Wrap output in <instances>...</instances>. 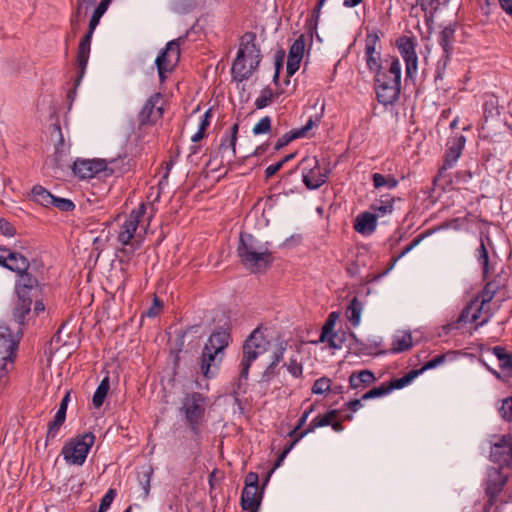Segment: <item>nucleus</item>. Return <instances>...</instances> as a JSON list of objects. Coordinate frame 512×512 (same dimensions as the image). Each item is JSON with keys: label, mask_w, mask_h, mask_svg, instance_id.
I'll use <instances>...</instances> for the list:
<instances>
[{"label": "nucleus", "mask_w": 512, "mask_h": 512, "mask_svg": "<svg viewBox=\"0 0 512 512\" xmlns=\"http://www.w3.org/2000/svg\"><path fill=\"white\" fill-rule=\"evenodd\" d=\"M237 255L241 264L251 273H262L273 263V256L266 244L251 234H241Z\"/></svg>", "instance_id": "nucleus-1"}, {"label": "nucleus", "mask_w": 512, "mask_h": 512, "mask_svg": "<svg viewBox=\"0 0 512 512\" xmlns=\"http://www.w3.org/2000/svg\"><path fill=\"white\" fill-rule=\"evenodd\" d=\"M260 61L261 54L256 45V34L247 32L240 39L237 56L232 64L233 79L238 82L247 80L256 71Z\"/></svg>", "instance_id": "nucleus-2"}, {"label": "nucleus", "mask_w": 512, "mask_h": 512, "mask_svg": "<svg viewBox=\"0 0 512 512\" xmlns=\"http://www.w3.org/2000/svg\"><path fill=\"white\" fill-rule=\"evenodd\" d=\"M378 101L387 106L396 102L400 95L401 65L397 58L392 59L387 71L375 73Z\"/></svg>", "instance_id": "nucleus-3"}, {"label": "nucleus", "mask_w": 512, "mask_h": 512, "mask_svg": "<svg viewBox=\"0 0 512 512\" xmlns=\"http://www.w3.org/2000/svg\"><path fill=\"white\" fill-rule=\"evenodd\" d=\"M269 342L263 337L258 330H254L245 340L243 345V357L240 362V374L235 383L234 393L244 390V385L248 379L249 369L252 363L267 351Z\"/></svg>", "instance_id": "nucleus-4"}, {"label": "nucleus", "mask_w": 512, "mask_h": 512, "mask_svg": "<svg viewBox=\"0 0 512 512\" xmlns=\"http://www.w3.org/2000/svg\"><path fill=\"white\" fill-rule=\"evenodd\" d=\"M94 442V434L91 432L85 433L68 441L63 446L61 454L69 465L81 466Z\"/></svg>", "instance_id": "nucleus-5"}, {"label": "nucleus", "mask_w": 512, "mask_h": 512, "mask_svg": "<svg viewBox=\"0 0 512 512\" xmlns=\"http://www.w3.org/2000/svg\"><path fill=\"white\" fill-rule=\"evenodd\" d=\"M181 411L195 435L200 434V424L205 415V398L198 392L187 394L181 406Z\"/></svg>", "instance_id": "nucleus-6"}, {"label": "nucleus", "mask_w": 512, "mask_h": 512, "mask_svg": "<svg viewBox=\"0 0 512 512\" xmlns=\"http://www.w3.org/2000/svg\"><path fill=\"white\" fill-rule=\"evenodd\" d=\"M186 36H180L166 44L165 49L157 56L155 64L158 75L163 82L166 79V73L174 70L180 59V46L185 43Z\"/></svg>", "instance_id": "nucleus-7"}, {"label": "nucleus", "mask_w": 512, "mask_h": 512, "mask_svg": "<svg viewBox=\"0 0 512 512\" xmlns=\"http://www.w3.org/2000/svg\"><path fill=\"white\" fill-rule=\"evenodd\" d=\"M396 46L405 62L406 77L414 80L418 72V56L416 42L413 37L401 36L396 40Z\"/></svg>", "instance_id": "nucleus-8"}, {"label": "nucleus", "mask_w": 512, "mask_h": 512, "mask_svg": "<svg viewBox=\"0 0 512 512\" xmlns=\"http://www.w3.org/2000/svg\"><path fill=\"white\" fill-rule=\"evenodd\" d=\"M338 414H339V411L336 410V409H333V410H330V411H328L327 413H325L323 415H318L317 417H315L310 422L308 427L305 430H303L302 432H300L299 435L294 439V441H292L282 451V453L279 455V457L277 458V460L275 462L274 469L281 465V463L283 462V460L285 459L287 454L291 451V449L294 447V445L298 442L299 439H301L302 437L306 436L309 433L314 432V430L317 429V428L331 425L333 420H335L337 418Z\"/></svg>", "instance_id": "nucleus-9"}, {"label": "nucleus", "mask_w": 512, "mask_h": 512, "mask_svg": "<svg viewBox=\"0 0 512 512\" xmlns=\"http://www.w3.org/2000/svg\"><path fill=\"white\" fill-rule=\"evenodd\" d=\"M145 214L146 205L144 203L131 211L129 217L121 225L117 236V240L121 245H129L130 242L135 240L136 230Z\"/></svg>", "instance_id": "nucleus-10"}, {"label": "nucleus", "mask_w": 512, "mask_h": 512, "mask_svg": "<svg viewBox=\"0 0 512 512\" xmlns=\"http://www.w3.org/2000/svg\"><path fill=\"white\" fill-rule=\"evenodd\" d=\"M301 164L303 165L302 179L308 189H317L326 182L327 175L322 172L315 157L304 158Z\"/></svg>", "instance_id": "nucleus-11"}, {"label": "nucleus", "mask_w": 512, "mask_h": 512, "mask_svg": "<svg viewBox=\"0 0 512 512\" xmlns=\"http://www.w3.org/2000/svg\"><path fill=\"white\" fill-rule=\"evenodd\" d=\"M17 347L18 342L14 339L10 329L3 328L0 331V360L3 362L0 368V378L8 372L7 363L14 361Z\"/></svg>", "instance_id": "nucleus-12"}, {"label": "nucleus", "mask_w": 512, "mask_h": 512, "mask_svg": "<svg viewBox=\"0 0 512 512\" xmlns=\"http://www.w3.org/2000/svg\"><path fill=\"white\" fill-rule=\"evenodd\" d=\"M72 171L80 179H90L100 172H106L107 163L104 159H77L73 163Z\"/></svg>", "instance_id": "nucleus-13"}, {"label": "nucleus", "mask_w": 512, "mask_h": 512, "mask_svg": "<svg viewBox=\"0 0 512 512\" xmlns=\"http://www.w3.org/2000/svg\"><path fill=\"white\" fill-rule=\"evenodd\" d=\"M160 101V93H155L147 99L138 115V120L141 125L154 124L162 117L163 109L162 106L159 105Z\"/></svg>", "instance_id": "nucleus-14"}, {"label": "nucleus", "mask_w": 512, "mask_h": 512, "mask_svg": "<svg viewBox=\"0 0 512 512\" xmlns=\"http://www.w3.org/2000/svg\"><path fill=\"white\" fill-rule=\"evenodd\" d=\"M378 44V33L376 31L368 33L365 38V60L368 69L374 73L381 70V56L380 51L377 50Z\"/></svg>", "instance_id": "nucleus-15"}, {"label": "nucleus", "mask_w": 512, "mask_h": 512, "mask_svg": "<svg viewBox=\"0 0 512 512\" xmlns=\"http://www.w3.org/2000/svg\"><path fill=\"white\" fill-rule=\"evenodd\" d=\"M95 29L91 28V25L89 24V29L87 33L83 36V38L80 40L78 51H77V65L79 70V75L77 78V84L80 82L82 77L85 74L89 55H90V48H91V40Z\"/></svg>", "instance_id": "nucleus-16"}, {"label": "nucleus", "mask_w": 512, "mask_h": 512, "mask_svg": "<svg viewBox=\"0 0 512 512\" xmlns=\"http://www.w3.org/2000/svg\"><path fill=\"white\" fill-rule=\"evenodd\" d=\"M491 459L500 464H508L512 460V436L504 435L491 447Z\"/></svg>", "instance_id": "nucleus-17"}, {"label": "nucleus", "mask_w": 512, "mask_h": 512, "mask_svg": "<svg viewBox=\"0 0 512 512\" xmlns=\"http://www.w3.org/2000/svg\"><path fill=\"white\" fill-rule=\"evenodd\" d=\"M305 50V36L301 34L291 45L287 58V74L292 76L300 67Z\"/></svg>", "instance_id": "nucleus-18"}, {"label": "nucleus", "mask_w": 512, "mask_h": 512, "mask_svg": "<svg viewBox=\"0 0 512 512\" xmlns=\"http://www.w3.org/2000/svg\"><path fill=\"white\" fill-rule=\"evenodd\" d=\"M465 145V137L459 136L453 139L452 144L449 146L447 152L445 153L444 163L439 169L438 178L443 177L444 172L447 169H450L457 162L459 157L461 156L462 150Z\"/></svg>", "instance_id": "nucleus-19"}, {"label": "nucleus", "mask_w": 512, "mask_h": 512, "mask_svg": "<svg viewBox=\"0 0 512 512\" xmlns=\"http://www.w3.org/2000/svg\"><path fill=\"white\" fill-rule=\"evenodd\" d=\"M507 482V477L499 468H491L488 471L486 491L491 496L498 495Z\"/></svg>", "instance_id": "nucleus-20"}, {"label": "nucleus", "mask_w": 512, "mask_h": 512, "mask_svg": "<svg viewBox=\"0 0 512 512\" xmlns=\"http://www.w3.org/2000/svg\"><path fill=\"white\" fill-rule=\"evenodd\" d=\"M3 267L15 273H23L29 269L30 263L21 253L13 252L8 249Z\"/></svg>", "instance_id": "nucleus-21"}, {"label": "nucleus", "mask_w": 512, "mask_h": 512, "mask_svg": "<svg viewBox=\"0 0 512 512\" xmlns=\"http://www.w3.org/2000/svg\"><path fill=\"white\" fill-rule=\"evenodd\" d=\"M377 227V217L370 212L360 213L354 222V229L362 235L372 234Z\"/></svg>", "instance_id": "nucleus-22"}, {"label": "nucleus", "mask_w": 512, "mask_h": 512, "mask_svg": "<svg viewBox=\"0 0 512 512\" xmlns=\"http://www.w3.org/2000/svg\"><path fill=\"white\" fill-rule=\"evenodd\" d=\"M287 343L282 341L272 353L271 363L267 366L261 376V382L268 383L276 375V367L283 360Z\"/></svg>", "instance_id": "nucleus-23"}, {"label": "nucleus", "mask_w": 512, "mask_h": 512, "mask_svg": "<svg viewBox=\"0 0 512 512\" xmlns=\"http://www.w3.org/2000/svg\"><path fill=\"white\" fill-rule=\"evenodd\" d=\"M219 354V352H216L215 350H212L210 348L207 349V346H204L200 368L202 374L205 377L209 378L214 374V371H211V367L217 368V363L221 361V358L217 360V356Z\"/></svg>", "instance_id": "nucleus-24"}, {"label": "nucleus", "mask_w": 512, "mask_h": 512, "mask_svg": "<svg viewBox=\"0 0 512 512\" xmlns=\"http://www.w3.org/2000/svg\"><path fill=\"white\" fill-rule=\"evenodd\" d=\"M455 28L452 25H448L444 27V29L439 34L438 42L443 49L444 52V65L450 59V55L452 53L453 47L452 42L454 41Z\"/></svg>", "instance_id": "nucleus-25"}, {"label": "nucleus", "mask_w": 512, "mask_h": 512, "mask_svg": "<svg viewBox=\"0 0 512 512\" xmlns=\"http://www.w3.org/2000/svg\"><path fill=\"white\" fill-rule=\"evenodd\" d=\"M229 340L230 334L227 331H216L210 335L205 346H207V349L210 348L216 352L223 353L229 344Z\"/></svg>", "instance_id": "nucleus-26"}, {"label": "nucleus", "mask_w": 512, "mask_h": 512, "mask_svg": "<svg viewBox=\"0 0 512 512\" xmlns=\"http://www.w3.org/2000/svg\"><path fill=\"white\" fill-rule=\"evenodd\" d=\"M153 475V468L151 466H145L139 473V485L137 499L140 501H146L150 493V482Z\"/></svg>", "instance_id": "nucleus-27"}, {"label": "nucleus", "mask_w": 512, "mask_h": 512, "mask_svg": "<svg viewBox=\"0 0 512 512\" xmlns=\"http://www.w3.org/2000/svg\"><path fill=\"white\" fill-rule=\"evenodd\" d=\"M499 289L500 284L495 279L488 281L482 291L472 299V305H475L478 302L482 303V305L490 303Z\"/></svg>", "instance_id": "nucleus-28"}, {"label": "nucleus", "mask_w": 512, "mask_h": 512, "mask_svg": "<svg viewBox=\"0 0 512 512\" xmlns=\"http://www.w3.org/2000/svg\"><path fill=\"white\" fill-rule=\"evenodd\" d=\"M17 275L19 276L16 282L18 297L26 296L29 290L37 286L38 281L32 274L28 273V270L23 273H17Z\"/></svg>", "instance_id": "nucleus-29"}, {"label": "nucleus", "mask_w": 512, "mask_h": 512, "mask_svg": "<svg viewBox=\"0 0 512 512\" xmlns=\"http://www.w3.org/2000/svg\"><path fill=\"white\" fill-rule=\"evenodd\" d=\"M376 380L375 375L370 370H361L353 372L349 377V385L352 389H358L372 384Z\"/></svg>", "instance_id": "nucleus-30"}, {"label": "nucleus", "mask_w": 512, "mask_h": 512, "mask_svg": "<svg viewBox=\"0 0 512 512\" xmlns=\"http://www.w3.org/2000/svg\"><path fill=\"white\" fill-rule=\"evenodd\" d=\"M485 305L478 302L475 305H472V300L470 303L462 310L461 314L457 319V323H466V322H476L484 309Z\"/></svg>", "instance_id": "nucleus-31"}, {"label": "nucleus", "mask_w": 512, "mask_h": 512, "mask_svg": "<svg viewBox=\"0 0 512 512\" xmlns=\"http://www.w3.org/2000/svg\"><path fill=\"white\" fill-rule=\"evenodd\" d=\"M261 496L257 494L256 488L244 487L241 493V507L243 510L259 508Z\"/></svg>", "instance_id": "nucleus-32"}, {"label": "nucleus", "mask_w": 512, "mask_h": 512, "mask_svg": "<svg viewBox=\"0 0 512 512\" xmlns=\"http://www.w3.org/2000/svg\"><path fill=\"white\" fill-rule=\"evenodd\" d=\"M32 300L28 295L18 297V302L14 308L13 316L19 324H23L25 316L30 312Z\"/></svg>", "instance_id": "nucleus-33"}, {"label": "nucleus", "mask_w": 512, "mask_h": 512, "mask_svg": "<svg viewBox=\"0 0 512 512\" xmlns=\"http://www.w3.org/2000/svg\"><path fill=\"white\" fill-rule=\"evenodd\" d=\"M362 309V303L358 300L357 297H354L350 301V304L346 309V317L354 327L360 324Z\"/></svg>", "instance_id": "nucleus-34"}, {"label": "nucleus", "mask_w": 512, "mask_h": 512, "mask_svg": "<svg viewBox=\"0 0 512 512\" xmlns=\"http://www.w3.org/2000/svg\"><path fill=\"white\" fill-rule=\"evenodd\" d=\"M492 351L499 360L500 368L507 371L509 374H512V353L508 352L501 346H495Z\"/></svg>", "instance_id": "nucleus-35"}, {"label": "nucleus", "mask_w": 512, "mask_h": 512, "mask_svg": "<svg viewBox=\"0 0 512 512\" xmlns=\"http://www.w3.org/2000/svg\"><path fill=\"white\" fill-rule=\"evenodd\" d=\"M394 198L390 196H384L379 200H376L371 209L375 212L376 217H382L393 211Z\"/></svg>", "instance_id": "nucleus-36"}, {"label": "nucleus", "mask_w": 512, "mask_h": 512, "mask_svg": "<svg viewBox=\"0 0 512 512\" xmlns=\"http://www.w3.org/2000/svg\"><path fill=\"white\" fill-rule=\"evenodd\" d=\"M32 199L36 203L42 206H51L53 203L54 195H52L47 189H45L41 185H36L33 187L32 191Z\"/></svg>", "instance_id": "nucleus-37"}, {"label": "nucleus", "mask_w": 512, "mask_h": 512, "mask_svg": "<svg viewBox=\"0 0 512 512\" xmlns=\"http://www.w3.org/2000/svg\"><path fill=\"white\" fill-rule=\"evenodd\" d=\"M412 347V336L410 333H401L394 337L392 342V352L399 353Z\"/></svg>", "instance_id": "nucleus-38"}, {"label": "nucleus", "mask_w": 512, "mask_h": 512, "mask_svg": "<svg viewBox=\"0 0 512 512\" xmlns=\"http://www.w3.org/2000/svg\"><path fill=\"white\" fill-rule=\"evenodd\" d=\"M372 181L373 186L377 189L382 187L394 189L399 183V181L392 175H382L380 173H374L372 175Z\"/></svg>", "instance_id": "nucleus-39"}, {"label": "nucleus", "mask_w": 512, "mask_h": 512, "mask_svg": "<svg viewBox=\"0 0 512 512\" xmlns=\"http://www.w3.org/2000/svg\"><path fill=\"white\" fill-rule=\"evenodd\" d=\"M109 378L105 377L100 384L98 385L96 391L94 392L92 402L95 408H100L104 403V400L109 391Z\"/></svg>", "instance_id": "nucleus-40"}, {"label": "nucleus", "mask_w": 512, "mask_h": 512, "mask_svg": "<svg viewBox=\"0 0 512 512\" xmlns=\"http://www.w3.org/2000/svg\"><path fill=\"white\" fill-rule=\"evenodd\" d=\"M420 374L418 370H411L406 375L401 378L393 379L389 383H386L389 392L395 389H401L408 385L414 378H416Z\"/></svg>", "instance_id": "nucleus-41"}, {"label": "nucleus", "mask_w": 512, "mask_h": 512, "mask_svg": "<svg viewBox=\"0 0 512 512\" xmlns=\"http://www.w3.org/2000/svg\"><path fill=\"white\" fill-rule=\"evenodd\" d=\"M477 252H478V254H477L478 261H480L482 264V276H483V279L486 280L488 277V273H489V256H488V251L485 246L484 240L482 238L480 240V246H479Z\"/></svg>", "instance_id": "nucleus-42"}, {"label": "nucleus", "mask_w": 512, "mask_h": 512, "mask_svg": "<svg viewBox=\"0 0 512 512\" xmlns=\"http://www.w3.org/2000/svg\"><path fill=\"white\" fill-rule=\"evenodd\" d=\"M141 242V240L135 239L134 241L130 242L129 245H122V248L119 249L120 261H130L131 258L134 256L135 251L140 248Z\"/></svg>", "instance_id": "nucleus-43"}, {"label": "nucleus", "mask_w": 512, "mask_h": 512, "mask_svg": "<svg viewBox=\"0 0 512 512\" xmlns=\"http://www.w3.org/2000/svg\"><path fill=\"white\" fill-rule=\"evenodd\" d=\"M275 93L271 88L266 87L262 89L260 96L255 100V106L257 109H263L270 105L275 98Z\"/></svg>", "instance_id": "nucleus-44"}, {"label": "nucleus", "mask_w": 512, "mask_h": 512, "mask_svg": "<svg viewBox=\"0 0 512 512\" xmlns=\"http://www.w3.org/2000/svg\"><path fill=\"white\" fill-rule=\"evenodd\" d=\"M110 2H111V0H101V2L95 8V10L91 16L90 22H89L92 29H96L101 17L106 12Z\"/></svg>", "instance_id": "nucleus-45"}, {"label": "nucleus", "mask_w": 512, "mask_h": 512, "mask_svg": "<svg viewBox=\"0 0 512 512\" xmlns=\"http://www.w3.org/2000/svg\"><path fill=\"white\" fill-rule=\"evenodd\" d=\"M337 318L338 314L336 312H332L329 314L328 319L326 320L324 326L322 327L321 335L319 338L320 342H326L328 335L331 334V332L334 329Z\"/></svg>", "instance_id": "nucleus-46"}, {"label": "nucleus", "mask_w": 512, "mask_h": 512, "mask_svg": "<svg viewBox=\"0 0 512 512\" xmlns=\"http://www.w3.org/2000/svg\"><path fill=\"white\" fill-rule=\"evenodd\" d=\"M501 418L507 422H512V396L504 398L501 406L498 408Z\"/></svg>", "instance_id": "nucleus-47"}, {"label": "nucleus", "mask_w": 512, "mask_h": 512, "mask_svg": "<svg viewBox=\"0 0 512 512\" xmlns=\"http://www.w3.org/2000/svg\"><path fill=\"white\" fill-rule=\"evenodd\" d=\"M389 393L390 392H389V389H388L386 383H383L381 386L372 388L371 390H369L368 392L363 394L361 399L369 400V399L379 398V397L385 396Z\"/></svg>", "instance_id": "nucleus-48"}, {"label": "nucleus", "mask_w": 512, "mask_h": 512, "mask_svg": "<svg viewBox=\"0 0 512 512\" xmlns=\"http://www.w3.org/2000/svg\"><path fill=\"white\" fill-rule=\"evenodd\" d=\"M498 108L493 101L486 102L484 104V123L483 128H488L489 126V118L493 119L495 116H498Z\"/></svg>", "instance_id": "nucleus-49"}, {"label": "nucleus", "mask_w": 512, "mask_h": 512, "mask_svg": "<svg viewBox=\"0 0 512 512\" xmlns=\"http://www.w3.org/2000/svg\"><path fill=\"white\" fill-rule=\"evenodd\" d=\"M330 389H331V381H330V379H328L326 377L317 379L312 386V392L314 394H319V395L330 391Z\"/></svg>", "instance_id": "nucleus-50"}, {"label": "nucleus", "mask_w": 512, "mask_h": 512, "mask_svg": "<svg viewBox=\"0 0 512 512\" xmlns=\"http://www.w3.org/2000/svg\"><path fill=\"white\" fill-rule=\"evenodd\" d=\"M271 118L269 116H265L259 120V122L253 127V134L260 135L266 134L271 131Z\"/></svg>", "instance_id": "nucleus-51"}, {"label": "nucleus", "mask_w": 512, "mask_h": 512, "mask_svg": "<svg viewBox=\"0 0 512 512\" xmlns=\"http://www.w3.org/2000/svg\"><path fill=\"white\" fill-rule=\"evenodd\" d=\"M286 366L288 372L295 378H298L303 373L302 364L297 360V358L291 357L289 362L284 364Z\"/></svg>", "instance_id": "nucleus-52"}, {"label": "nucleus", "mask_w": 512, "mask_h": 512, "mask_svg": "<svg viewBox=\"0 0 512 512\" xmlns=\"http://www.w3.org/2000/svg\"><path fill=\"white\" fill-rule=\"evenodd\" d=\"M51 206L56 207L60 211L68 212L75 208L74 203L70 199L60 198L54 196L53 203Z\"/></svg>", "instance_id": "nucleus-53"}, {"label": "nucleus", "mask_w": 512, "mask_h": 512, "mask_svg": "<svg viewBox=\"0 0 512 512\" xmlns=\"http://www.w3.org/2000/svg\"><path fill=\"white\" fill-rule=\"evenodd\" d=\"M236 141L233 138L226 137L220 143L219 150L224 155L226 153L234 155L235 154V145Z\"/></svg>", "instance_id": "nucleus-54"}, {"label": "nucleus", "mask_w": 512, "mask_h": 512, "mask_svg": "<svg viewBox=\"0 0 512 512\" xmlns=\"http://www.w3.org/2000/svg\"><path fill=\"white\" fill-rule=\"evenodd\" d=\"M299 136L296 135V131L293 130V131H290L286 134H284L283 136H281L276 144H275V150H280L282 149L283 147H285L286 145H288L292 140H295V139H298Z\"/></svg>", "instance_id": "nucleus-55"}, {"label": "nucleus", "mask_w": 512, "mask_h": 512, "mask_svg": "<svg viewBox=\"0 0 512 512\" xmlns=\"http://www.w3.org/2000/svg\"><path fill=\"white\" fill-rule=\"evenodd\" d=\"M116 492L114 489H109L101 499L98 512H105L109 509L111 503L114 500Z\"/></svg>", "instance_id": "nucleus-56"}, {"label": "nucleus", "mask_w": 512, "mask_h": 512, "mask_svg": "<svg viewBox=\"0 0 512 512\" xmlns=\"http://www.w3.org/2000/svg\"><path fill=\"white\" fill-rule=\"evenodd\" d=\"M344 341V334L339 335L337 332H331L328 335L326 342H328L329 347L333 349H340L342 347Z\"/></svg>", "instance_id": "nucleus-57"}, {"label": "nucleus", "mask_w": 512, "mask_h": 512, "mask_svg": "<svg viewBox=\"0 0 512 512\" xmlns=\"http://www.w3.org/2000/svg\"><path fill=\"white\" fill-rule=\"evenodd\" d=\"M318 122H319L318 116H315V118L310 117L303 127L295 130L296 135H298L299 138L306 136L308 131L311 130L314 126H316Z\"/></svg>", "instance_id": "nucleus-58"}, {"label": "nucleus", "mask_w": 512, "mask_h": 512, "mask_svg": "<svg viewBox=\"0 0 512 512\" xmlns=\"http://www.w3.org/2000/svg\"><path fill=\"white\" fill-rule=\"evenodd\" d=\"M446 359L445 354L437 355L433 359L429 360L424 364V366L419 370L420 373H422L425 370L433 369L439 366L440 364L444 363Z\"/></svg>", "instance_id": "nucleus-59"}, {"label": "nucleus", "mask_w": 512, "mask_h": 512, "mask_svg": "<svg viewBox=\"0 0 512 512\" xmlns=\"http://www.w3.org/2000/svg\"><path fill=\"white\" fill-rule=\"evenodd\" d=\"M0 232L7 237H13L16 234L15 227L7 220L0 217Z\"/></svg>", "instance_id": "nucleus-60"}, {"label": "nucleus", "mask_w": 512, "mask_h": 512, "mask_svg": "<svg viewBox=\"0 0 512 512\" xmlns=\"http://www.w3.org/2000/svg\"><path fill=\"white\" fill-rule=\"evenodd\" d=\"M62 425H63L62 423L56 422L55 420L51 421L48 424V431H47V435H46V444L50 440H53L57 436Z\"/></svg>", "instance_id": "nucleus-61"}, {"label": "nucleus", "mask_w": 512, "mask_h": 512, "mask_svg": "<svg viewBox=\"0 0 512 512\" xmlns=\"http://www.w3.org/2000/svg\"><path fill=\"white\" fill-rule=\"evenodd\" d=\"M82 8H83V4L77 3L76 12L72 15L71 20H70L72 30L74 33H76V31L79 28V23H80L81 14H82Z\"/></svg>", "instance_id": "nucleus-62"}, {"label": "nucleus", "mask_w": 512, "mask_h": 512, "mask_svg": "<svg viewBox=\"0 0 512 512\" xmlns=\"http://www.w3.org/2000/svg\"><path fill=\"white\" fill-rule=\"evenodd\" d=\"M314 410L313 406H310L309 409H307L302 416L300 417L297 426L290 432V436H294L297 431L306 423L308 416L310 413Z\"/></svg>", "instance_id": "nucleus-63"}, {"label": "nucleus", "mask_w": 512, "mask_h": 512, "mask_svg": "<svg viewBox=\"0 0 512 512\" xmlns=\"http://www.w3.org/2000/svg\"><path fill=\"white\" fill-rule=\"evenodd\" d=\"M245 487L256 488L258 490V475L254 472H249L245 478Z\"/></svg>", "instance_id": "nucleus-64"}]
</instances>
